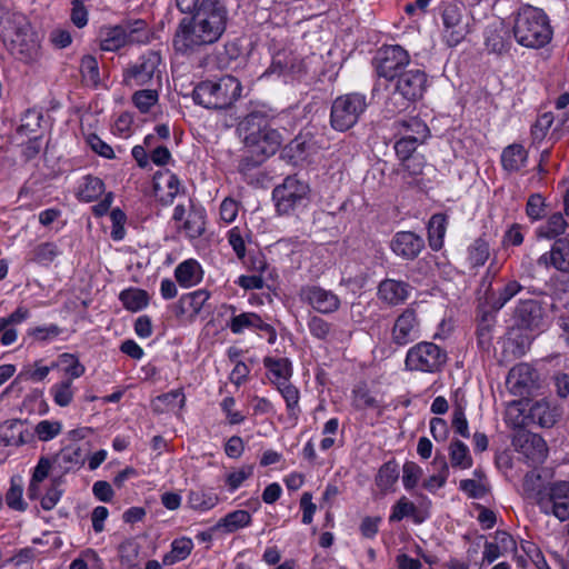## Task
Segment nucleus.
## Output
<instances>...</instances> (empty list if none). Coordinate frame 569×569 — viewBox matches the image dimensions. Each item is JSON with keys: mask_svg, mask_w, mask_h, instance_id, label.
<instances>
[{"mask_svg": "<svg viewBox=\"0 0 569 569\" xmlns=\"http://www.w3.org/2000/svg\"><path fill=\"white\" fill-rule=\"evenodd\" d=\"M228 19V9L222 1L202 0L194 13L179 21L172 39L174 50L186 56L199 53L221 39Z\"/></svg>", "mask_w": 569, "mask_h": 569, "instance_id": "1", "label": "nucleus"}, {"mask_svg": "<svg viewBox=\"0 0 569 569\" xmlns=\"http://www.w3.org/2000/svg\"><path fill=\"white\" fill-rule=\"evenodd\" d=\"M243 152L238 170L248 173L273 156L283 142L282 134L270 124L268 117L260 111L250 112L241 122Z\"/></svg>", "mask_w": 569, "mask_h": 569, "instance_id": "2", "label": "nucleus"}, {"mask_svg": "<svg viewBox=\"0 0 569 569\" xmlns=\"http://www.w3.org/2000/svg\"><path fill=\"white\" fill-rule=\"evenodd\" d=\"M0 36L14 58L27 63L38 59L39 41L22 13L0 7Z\"/></svg>", "mask_w": 569, "mask_h": 569, "instance_id": "3", "label": "nucleus"}, {"mask_svg": "<svg viewBox=\"0 0 569 569\" xmlns=\"http://www.w3.org/2000/svg\"><path fill=\"white\" fill-rule=\"evenodd\" d=\"M393 82V90L386 100L385 108L390 114L399 113L422 99L428 88V76L423 69L408 68Z\"/></svg>", "mask_w": 569, "mask_h": 569, "instance_id": "4", "label": "nucleus"}, {"mask_svg": "<svg viewBox=\"0 0 569 569\" xmlns=\"http://www.w3.org/2000/svg\"><path fill=\"white\" fill-rule=\"evenodd\" d=\"M513 34L523 47L539 49L552 38V28L543 10L531 6L521 8L516 17Z\"/></svg>", "mask_w": 569, "mask_h": 569, "instance_id": "5", "label": "nucleus"}, {"mask_svg": "<svg viewBox=\"0 0 569 569\" xmlns=\"http://www.w3.org/2000/svg\"><path fill=\"white\" fill-rule=\"evenodd\" d=\"M242 86L233 76L199 82L192 92L193 101L207 109L230 108L241 97Z\"/></svg>", "mask_w": 569, "mask_h": 569, "instance_id": "6", "label": "nucleus"}, {"mask_svg": "<svg viewBox=\"0 0 569 569\" xmlns=\"http://www.w3.org/2000/svg\"><path fill=\"white\" fill-rule=\"evenodd\" d=\"M368 106L367 96L363 93L350 92L338 96L331 104V128L339 132L353 128L367 111Z\"/></svg>", "mask_w": 569, "mask_h": 569, "instance_id": "7", "label": "nucleus"}, {"mask_svg": "<svg viewBox=\"0 0 569 569\" xmlns=\"http://www.w3.org/2000/svg\"><path fill=\"white\" fill-rule=\"evenodd\" d=\"M448 360L447 351L429 341H420L408 349L405 368L408 371L437 373Z\"/></svg>", "mask_w": 569, "mask_h": 569, "instance_id": "8", "label": "nucleus"}, {"mask_svg": "<svg viewBox=\"0 0 569 569\" xmlns=\"http://www.w3.org/2000/svg\"><path fill=\"white\" fill-rule=\"evenodd\" d=\"M512 326L538 335L547 328L548 313L545 303L535 298L520 299L513 309Z\"/></svg>", "mask_w": 569, "mask_h": 569, "instance_id": "9", "label": "nucleus"}, {"mask_svg": "<svg viewBox=\"0 0 569 569\" xmlns=\"http://www.w3.org/2000/svg\"><path fill=\"white\" fill-rule=\"evenodd\" d=\"M308 194L309 186L297 179L296 176H289L273 189L272 199L277 211L280 214H288L297 207L305 206Z\"/></svg>", "mask_w": 569, "mask_h": 569, "instance_id": "10", "label": "nucleus"}, {"mask_svg": "<svg viewBox=\"0 0 569 569\" xmlns=\"http://www.w3.org/2000/svg\"><path fill=\"white\" fill-rule=\"evenodd\" d=\"M379 77L392 81L402 73L411 63L410 54L399 44L381 47L373 59Z\"/></svg>", "mask_w": 569, "mask_h": 569, "instance_id": "11", "label": "nucleus"}, {"mask_svg": "<svg viewBox=\"0 0 569 569\" xmlns=\"http://www.w3.org/2000/svg\"><path fill=\"white\" fill-rule=\"evenodd\" d=\"M440 17L443 24V40L449 47H456L469 32L465 6L457 2L443 3L440 7Z\"/></svg>", "mask_w": 569, "mask_h": 569, "instance_id": "12", "label": "nucleus"}, {"mask_svg": "<svg viewBox=\"0 0 569 569\" xmlns=\"http://www.w3.org/2000/svg\"><path fill=\"white\" fill-rule=\"evenodd\" d=\"M421 337V321L413 307H407L395 319L391 328V341L405 347Z\"/></svg>", "mask_w": 569, "mask_h": 569, "instance_id": "13", "label": "nucleus"}, {"mask_svg": "<svg viewBox=\"0 0 569 569\" xmlns=\"http://www.w3.org/2000/svg\"><path fill=\"white\" fill-rule=\"evenodd\" d=\"M538 507L545 515H553L560 521L567 520L569 518V482L550 483Z\"/></svg>", "mask_w": 569, "mask_h": 569, "instance_id": "14", "label": "nucleus"}, {"mask_svg": "<svg viewBox=\"0 0 569 569\" xmlns=\"http://www.w3.org/2000/svg\"><path fill=\"white\" fill-rule=\"evenodd\" d=\"M299 298L301 302L322 315L336 312L341 305L339 297L335 292L318 284L302 286L299 290Z\"/></svg>", "mask_w": 569, "mask_h": 569, "instance_id": "15", "label": "nucleus"}, {"mask_svg": "<svg viewBox=\"0 0 569 569\" xmlns=\"http://www.w3.org/2000/svg\"><path fill=\"white\" fill-rule=\"evenodd\" d=\"M160 62L161 57L158 52L148 51L146 54L140 57L137 63L126 70V81L129 84L137 87L148 84L152 80Z\"/></svg>", "mask_w": 569, "mask_h": 569, "instance_id": "16", "label": "nucleus"}, {"mask_svg": "<svg viewBox=\"0 0 569 569\" xmlns=\"http://www.w3.org/2000/svg\"><path fill=\"white\" fill-rule=\"evenodd\" d=\"M315 152V144L308 133L297 134L280 151V158L293 167H301Z\"/></svg>", "mask_w": 569, "mask_h": 569, "instance_id": "17", "label": "nucleus"}, {"mask_svg": "<svg viewBox=\"0 0 569 569\" xmlns=\"http://www.w3.org/2000/svg\"><path fill=\"white\" fill-rule=\"evenodd\" d=\"M392 252L405 260H415L425 248V240L412 231H399L391 240Z\"/></svg>", "mask_w": 569, "mask_h": 569, "instance_id": "18", "label": "nucleus"}, {"mask_svg": "<svg viewBox=\"0 0 569 569\" xmlns=\"http://www.w3.org/2000/svg\"><path fill=\"white\" fill-rule=\"evenodd\" d=\"M538 264L553 267L560 272L569 273V233L557 238L550 251L539 257Z\"/></svg>", "mask_w": 569, "mask_h": 569, "instance_id": "19", "label": "nucleus"}, {"mask_svg": "<svg viewBox=\"0 0 569 569\" xmlns=\"http://www.w3.org/2000/svg\"><path fill=\"white\" fill-rule=\"evenodd\" d=\"M537 371L528 363H519L510 369L507 385L515 395L523 396L536 387Z\"/></svg>", "mask_w": 569, "mask_h": 569, "instance_id": "20", "label": "nucleus"}, {"mask_svg": "<svg viewBox=\"0 0 569 569\" xmlns=\"http://www.w3.org/2000/svg\"><path fill=\"white\" fill-rule=\"evenodd\" d=\"M209 297L210 293L203 289L181 296L178 302L172 307L174 316L178 319L193 321Z\"/></svg>", "mask_w": 569, "mask_h": 569, "instance_id": "21", "label": "nucleus"}, {"mask_svg": "<svg viewBox=\"0 0 569 569\" xmlns=\"http://www.w3.org/2000/svg\"><path fill=\"white\" fill-rule=\"evenodd\" d=\"M228 327L230 328L232 333L239 335L242 333L246 329L252 330L258 329L264 331L269 335V342L272 343L276 339V330L274 328L264 322L261 317L254 312H242L240 315L233 316Z\"/></svg>", "mask_w": 569, "mask_h": 569, "instance_id": "22", "label": "nucleus"}, {"mask_svg": "<svg viewBox=\"0 0 569 569\" xmlns=\"http://www.w3.org/2000/svg\"><path fill=\"white\" fill-rule=\"evenodd\" d=\"M306 72V66L293 52H277L266 73L278 76H299Z\"/></svg>", "mask_w": 569, "mask_h": 569, "instance_id": "23", "label": "nucleus"}, {"mask_svg": "<svg viewBox=\"0 0 569 569\" xmlns=\"http://www.w3.org/2000/svg\"><path fill=\"white\" fill-rule=\"evenodd\" d=\"M559 417L560 411L556 406H552L547 399H540L529 406L528 415L525 418L541 428H551Z\"/></svg>", "mask_w": 569, "mask_h": 569, "instance_id": "24", "label": "nucleus"}, {"mask_svg": "<svg viewBox=\"0 0 569 569\" xmlns=\"http://www.w3.org/2000/svg\"><path fill=\"white\" fill-rule=\"evenodd\" d=\"M409 283L395 279H385L378 286V298L389 306L403 303L409 297Z\"/></svg>", "mask_w": 569, "mask_h": 569, "instance_id": "25", "label": "nucleus"}, {"mask_svg": "<svg viewBox=\"0 0 569 569\" xmlns=\"http://www.w3.org/2000/svg\"><path fill=\"white\" fill-rule=\"evenodd\" d=\"M188 213L179 229L182 230L190 239L201 237L206 230V211L201 207L193 204L191 199H188Z\"/></svg>", "mask_w": 569, "mask_h": 569, "instance_id": "26", "label": "nucleus"}, {"mask_svg": "<svg viewBox=\"0 0 569 569\" xmlns=\"http://www.w3.org/2000/svg\"><path fill=\"white\" fill-rule=\"evenodd\" d=\"M174 278L181 287L190 288L201 282L203 270L196 259H188L176 267Z\"/></svg>", "mask_w": 569, "mask_h": 569, "instance_id": "27", "label": "nucleus"}, {"mask_svg": "<svg viewBox=\"0 0 569 569\" xmlns=\"http://www.w3.org/2000/svg\"><path fill=\"white\" fill-rule=\"evenodd\" d=\"M393 128L399 136L426 142L430 136L428 126L418 117L399 119L393 123Z\"/></svg>", "mask_w": 569, "mask_h": 569, "instance_id": "28", "label": "nucleus"}, {"mask_svg": "<svg viewBox=\"0 0 569 569\" xmlns=\"http://www.w3.org/2000/svg\"><path fill=\"white\" fill-rule=\"evenodd\" d=\"M549 485L550 483L546 481L541 472H539L538 470H531L527 472L523 477V496L527 499L532 500L538 506L540 499H542L547 493Z\"/></svg>", "mask_w": 569, "mask_h": 569, "instance_id": "29", "label": "nucleus"}, {"mask_svg": "<svg viewBox=\"0 0 569 569\" xmlns=\"http://www.w3.org/2000/svg\"><path fill=\"white\" fill-rule=\"evenodd\" d=\"M252 517L249 511L239 509L227 513L213 527V531L232 533L239 529L250 526Z\"/></svg>", "mask_w": 569, "mask_h": 569, "instance_id": "30", "label": "nucleus"}, {"mask_svg": "<svg viewBox=\"0 0 569 569\" xmlns=\"http://www.w3.org/2000/svg\"><path fill=\"white\" fill-rule=\"evenodd\" d=\"M528 151L520 143H512L506 147L501 153L502 168L508 172H517L526 167Z\"/></svg>", "mask_w": 569, "mask_h": 569, "instance_id": "31", "label": "nucleus"}, {"mask_svg": "<svg viewBox=\"0 0 569 569\" xmlns=\"http://www.w3.org/2000/svg\"><path fill=\"white\" fill-rule=\"evenodd\" d=\"M426 167L427 163L425 157L416 154L412 158L401 161L400 168L397 169V173L402 174V179L408 184L419 186L422 181L420 177L423 176Z\"/></svg>", "mask_w": 569, "mask_h": 569, "instance_id": "32", "label": "nucleus"}, {"mask_svg": "<svg viewBox=\"0 0 569 569\" xmlns=\"http://www.w3.org/2000/svg\"><path fill=\"white\" fill-rule=\"evenodd\" d=\"M496 318L493 310H482L478 315L477 339L479 347L483 350H488L491 346Z\"/></svg>", "mask_w": 569, "mask_h": 569, "instance_id": "33", "label": "nucleus"}, {"mask_svg": "<svg viewBox=\"0 0 569 569\" xmlns=\"http://www.w3.org/2000/svg\"><path fill=\"white\" fill-rule=\"evenodd\" d=\"M263 366L269 371V379L276 387L282 381H289L292 376L291 362L287 358L266 357Z\"/></svg>", "mask_w": 569, "mask_h": 569, "instance_id": "34", "label": "nucleus"}, {"mask_svg": "<svg viewBox=\"0 0 569 569\" xmlns=\"http://www.w3.org/2000/svg\"><path fill=\"white\" fill-rule=\"evenodd\" d=\"M449 461L453 469L466 470L472 467L473 459L469 447L459 439H453L449 447Z\"/></svg>", "mask_w": 569, "mask_h": 569, "instance_id": "35", "label": "nucleus"}, {"mask_svg": "<svg viewBox=\"0 0 569 569\" xmlns=\"http://www.w3.org/2000/svg\"><path fill=\"white\" fill-rule=\"evenodd\" d=\"M447 230V216L443 213L433 214L428 223L429 247L438 251L443 246V238Z\"/></svg>", "mask_w": 569, "mask_h": 569, "instance_id": "36", "label": "nucleus"}, {"mask_svg": "<svg viewBox=\"0 0 569 569\" xmlns=\"http://www.w3.org/2000/svg\"><path fill=\"white\" fill-rule=\"evenodd\" d=\"M104 192V183L98 177L86 176L76 193L78 200L92 202Z\"/></svg>", "mask_w": 569, "mask_h": 569, "instance_id": "37", "label": "nucleus"}, {"mask_svg": "<svg viewBox=\"0 0 569 569\" xmlns=\"http://www.w3.org/2000/svg\"><path fill=\"white\" fill-rule=\"evenodd\" d=\"M517 328L511 327L509 337L503 345V353H510L513 358L522 357L530 348L532 337L516 332Z\"/></svg>", "mask_w": 569, "mask_h": 569, "instance_id": "38", "label": "nucleus"}, {"mask_svg": "<svg viewBox=\"0 0 569 569\" xmlns=\"http://www.w3.org/2000/svg\"><path fill=\"white\" fill-rule=\"evenodd\" d=\"M522 450L532 463H542L548 455L547 443L538 435H529L522 445Z\"/></svg>", "mask_w": 569, "mask_h": 569, "instance_id": "39", "label": "nucleus"}, {"mask_svg": "<svg viewBox=\"0 0 569 569\" xmlns=\"http://www.w3.org/2000/svg\"><path fill=\"white\" fill-rule=\"evenodd\" d=\"M119 27L124 31L128 43H143L149 40L148 26L142 19L123 21Z\"/></svg>", "mask_w": 569, "mask_h": 569, "instance_id": "40", "label": "nucleus"}, {"mask_svg": "<svg viewBox=\"0 0 569 569\" xmlns=\"http://www.w3.org/2000/svg\"><path fill=\"white\" fill-rule=\"evenodd\" d=\"M406 517H412L416 523L425 521L413 502L409 501L406 497H401L392 507L391 515L389 516L390 522L401 521Z\"/></svg>", "mask_w": 569, "mask_h": 569, "instance_id": "41", "label": "nucleus"}, {"mask_svg": "<svg viewBox=\"0 0 569 569\" xmlns=\"http://www.w3.org/2000/svg\"><path fill=\"white\" fill-rule=\"evenodd\" d=\"M276 388L286 401L289 417L297 420L300 413V392L298 388L290 383V381H282Z\"/></svg>", "mask_w": 569, "mask_h": 569, "instance_id": "42", "label": "nucleus"}, {"mask_svg": "<svg viewBox=\"0 0 569 569\" xmlns=\"http://www.w3.org/2000/svg\"><path fill=\"white\" fill-rule=\"evenodd\" d=\"M432 465L438 469V472L430 476L423 482V487L429 491L442 488L449 477V463L443 455L437 453Z\"/></svg>", "mask_w": 569, "mask_h": 569, "instance_id": "43", "label": "nucleus"}, {"mask_svg": "<svg viewBox=\"0 0 569 569\" xmlns=\"http://www.w3.org/2000/svg\"><path fill=\"white\" fill-rule=\"evenodd\" d=\"M24 433L29 436L28 430L21 420L17 419L7 421L3 427L2 441L6 446H21L27 442Z\"/></svg>", "mask_w": 569, "mask_h": 569, "instance_id": "44", "label": "nucleus"}, {"mask_svg": "<svg viewBox=\"0 0 569 569\" xmlns=\"http://www.w3.org/2000/svg\"><path fill=\"white\" fill-rule=\"evenodd\" d=\"M177 401L178 408H183L186 403V397L181 389L171 390L167 393L158 396L152 402V408L156 412L161 413L174 409L177 407Z\"/></svg>", "mask_w": 569, "mask_h": 569, "instance_id": "45", "label": "nucleus"}, {"mask_svg": "<svg viewBox=\"0 0 569 569\" xmlns=\"http://www.w3.org/2000/svg\"><path fill=\"white\" fill-rule=\"evenodd\" d=\"M218 502V495L211 491L191 490L188 495V505L193 510L207 511L216 507Z\"/></svg>", "mask_w": 569, "mask_h": 569, "instance_id": "46", "label": "nucleus"}, {"mask_svg": "<svg viewBox=\"0 0 569 569\" xmlns=\"http://www.w3.org/2000/svg\"><path fill=\"white\" fill-rule=\"evenodd\" d=\"M23 486L20 477H12L10 488L6 493L7 506L16 511L23 512L28 508V503L22 498Z\"/></svg>", "mask_w": 569, "mask_h": 569, "instance_id": "47", "label": "nucleus"}, {"mask_svg": "<svg viewBox=\"0 0 569 569\" xmlns=\"http://www.w3.org/2000/svg\"><path fill=\"white\" fill-rule=\"evenodd\" d=\"M193 548L192 540L189 538L176 539L171 543V550L163 556V563L166 566L174 565L181 560H184Z\"/></svg>", "mask_w": 569, "mask_h": 569, "instance_id": "48", "label": "nucleus"}, {"mask_svg": "<svg viewBox=\"0 0 569 569\" xmlns=\"http://www.w3.org/2000/svg\"><path fill=\"white\" fill-rule=\"evenodd\" d=\"M119 298L123 307L132 312H137L143 309L144 307H147L149 301L147 291L134 288L123 290L120 293Z\"/></svg>", "mask_w": 569, "mask_h": 569, "instance_id": "49", "label": "nucleus"}, {"mask_svg": "<svg viewBox=\"0 0 569 569\" xmlns=\"http://www.w3.org/2000/svg\"><path fill=\"white\" fill-rule=\"evenodd\" d=\"M490 256L488 241L483 238L476 239L468 248V262L471 268L482 267Z\"/></svg>", "mask_w": 569, "mask_h": 569, "instance_id": "50", "label": "nucleus"}, {"mask_svg": "<svg viewBox=\"0 0 569 569\" xmlns=\"http://www.w3.org/2000/svg\"><path fill=\"white\" fill-rule=\"evenodd\" d=\"M399 478V467L398 463L393 460L383 463L377 476H376V485L382 491L389 490Z\"/></svg>", "mask_w": 569, "mask_h": 569, "instance_id": "51", "label": "nucleus"}, {"mask_svg": "<svg viewBox=\"0 0 569 569\" xmlns=\"http://www.w3.org/2000/svg\"><path fill=\"white\" fill-rule=\"evenodd\" d=\"M568 223L561 213L551 214L545 224L540 226L537 230V234L540 238H556L565 232Z\"/></svg>", "mask_w": 569, "mask_h": 569, "instance_id": "52", "label": "nucleus"}, {"mask_svg": "<svg viewBox=\"0 0 569 569\" xmlns=\"http://www.w3.org/2000/svg\"><path fill=\"white\" fill-rule=\"evenodd\" d=\"M503 29H488L486 31V48L489 52L502 54L509 50V41Z\"/></svg>", "mask_w": 569, "mask_h": 569, "instance_id": "53", "label": "nucleus"}, {"mask_svg": "<svg viewBox=\"0 0 569 569\" xmlns=\"http://www.w3.org/2000/svg\"><path fill=\"white\" fill-rule=\"evenodd\" d=\"M124 31L119 27H110L104 30L100 48L103 51H117L128 42L124 38Z\"/></svg>", "mask_w": 569, "mask_h": 569, "instance_id": "54", "label": "nucleus"}, {"mask_svg": "<svg viewBox=\"0 0 569 569\" xmlns=\"http://www.w3.org/2000/svg\"><path fill=\"white\" fill-rule=\"evenodd\" d=\"M525 287L518 282L517 280H509L506 284L499 290L496 300L492 303V308L497 311L500 310L507 302H509L512 298H515L518 293H520Z\"/></svg>", "mask_w": 569, "mask_h": 569, "instance_id": "55", "label": "nucleus"}, {"mask_svg": "<svg viewBox=\"0 0 569 569\" xmlns=\"http://www.w3.org/2000/svg\"><path fill=\"white\" fill-rule=\"evenodd\" d=\"M59 254L60 251L56 243L42 242L33 248L32 261L47 266L51 263Z\"/></svg>", "mask_w": 569, "mask_h": 569, "instance_id": "56", "label": "nucleus"}, {"mask_svg": "<svg viewBox=\"0 0 569 569\" xmlns=\"http://www.w3.org/2000/svg\"><path fill=\"white\" fill-rule=\"evenodd\" d=\"M54 402L60 407H67L73 399L72 380L67 379L56 383L50 389Z\"/></svg>", "mask_w": 569, "mask_h": 569, "instance_id": "57", "label": "nucleus"}, {"mask_svg": "<svg viewBox=\"0 0 569 569\" xmlns=\"http://www.w3.org/2000/svg\"><path fill=\"white\" fill-rule=\"evenodd\" d=\"M308 329L312 337L319 340H328L332 325L319 316H311L308 320Z\"/></svg>", "mask_w": 569, "mask_h": 569, "instance_id": "58", "label": "nucleus"}, {"mask_svg": "<svg viewBox=\"0 0 569 569\" xmlns=\"http://www.w3.org/2000/svg\"><path fill=\"white\" fill-rule=\"evenodd\" d=\"M423 142L418 141L417 139H410L408 137L400 136V138L395 143V151L400 161L412 158L417 148Z\"/></svg>", "mask_w": 569, "mask_h": 569, "instance_id": "59", "label": "nucleus"}, {"mask_svg": "<svg viewBox=\"0 0 569 569\" xmlns=\"http://www.w3.org/2000/svg\"><path fill=\"white\" fill-rule=\"evenodd\" d=\"M80 71L83 79L93 86L100 81L98 61L93 56H84L81 59Z\"/></svg>", "mask_w": 569, "mask_h": 569, "instance_id": "60", "label": "nucleus"}, {"mask_svg": "<svg viewBox=\"0 0 569 569\" xmlns=\"http://www.w3.org/2000/svg\"><path fill=\"white\" fill-rule=\"evenodd\" d=\"M58 365L64 366V372L70 379L79 378L84 373V366L80 363L77 357L72 353H62L59 356Z\"/></svg>", "mask_w": 569, "mask_h": 569, "instance_id": "61", "label": "nucleus"}, {"mask_svg": "<svg viewBox=\"0 0 569 569\" xmlns=\"http://www.w3.org/2000/svg\"><path fill=\"white\" fill-rule=\"evenodd\" d=\"M132 101L142 113H146L158 101V92L150 89L137 91L132 97Z\"/></svg>", "mask_w": 569, "mask_h": 569, "instance_id": "62", "label": "nucleus"}, {"mask_svg": "<svg viewBox=\"0 0 569 569\" xmlns=\"http://www.w3.org/2000/svg\"><path fill=\"white\" fill-rule=\"evenodd\" d=\"M253 466H242L240 469L230 472L226 478V483L230 491L237 490L247 479L252 477Z\"/></svg>", "mask_w": 569, "mask_h": 569, "instance_id": "63", "label": "nucleus"}, {"mask_svg": "<svg viewBox=\"0 0 569 569\" xmlns=\"http://www.w3.org/2000/svg\"><path fill=\"white\" fill-rule=\"evenodd\" d=\"M42 119V114L36 110H27L21 118L20 126L18 127V132L21 134H29L37 131L40 127V121Z\"/></svg>", "mask_w": 569, "mask_h": 569, "instance_id": "64", "label": "nucleus"}]
</instances>
